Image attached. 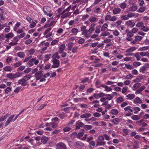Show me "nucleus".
Listing matches in <instances>:
<instances>
[{
  "instance_id": "ddd939ff",
  "label": "nucleus",
  "mask_w": 149,
  "mask_h": 149,
  "mask_svg": "<svg viewBox=\"0 0 149 149\" xmlns=\"http://www.w3.org/2000/svg\"><path fill=\"white\" fill-rule=\"evenodd\" d=\"M100 86L101 87L104 88L105 91H111L112 90V89L111 88L105 85L104 84H102Z\"/></svg>"
},
{
  "instance_id": "69168bd1",
  "label": "nucleus",
  "mask_w": 149,
  "mask_h": 149,
  "mask_svg": "<svg viewBox=\"0 0 149 149\" xmlns=\"http://www.w3.org/2000/svg\"><path fill=\"white\" fill-rule=\"evenodd\" d=\"M121 18L122 20H126L129 19L127 15H123L121 17Z\"/></svg>"
},
{
  "instance_id": "f704fd0d",
  "label": "nucleus",
  "mask_w": 149,
  "mask_h": 149,
  "mask_svg": "<svg viewBox=\"0 0 149 149\" xmlns=\"http://www.w3.org/2000/svg\"><path fill=\"white\" fill-rule=\"evenodd\" d=\"M7 77L11 79H14V74L12 73L8 74L6 75Z\"/></svg>"
},
{
  "instance_id": "f8f14e48",
  "label": "nucleus",
  "mask_w": 149,
  "mask_h": 149,
  "mask_svg": "<svg viewBox=\"0 0 149 149\" xmlns=\"http://www.w3.org/2000/svg\"><path fill=\"white\" fill-rule=\"evenodd\" d=\"M134 103L136 104H140L142 103V100L141 98L138 97H136L133 101Z\"/></svg>"
},
{
  "instance_id": "5701e85b",
  "label": "nucleus",
  "mask_w": 149,
  "mask_h": 149,
  "mask_svg": "<svg viewBox=\"0 0 149 149\" xmlns=\"http://www.w3.org/2000/svg\"><path fill=\"white\" fill-rule=\"evenodd\" d=\"M126 24L127 26H130L131 27H133L134 26L135 23L131 20H128L126 22Z\"/></svg>"
},
{
  "instance_id": "4d7b16f0",
  "label": "nucleus",
  "mask_w": 149,
  "mask_h": 149,
  "mask_svg": "<svg viewBox=\"0 0 149 149\" xmlns=\"http://www.w3.org/2000/svg\"><path fill=\"white\" fill-rule=\"evenodd\" d=\"M133 77V76L131 74H129L126 75L125 78V79H132Z\"/></svg>"
},
{
  "instance_id": "c85d7f7f",
  "label": "nucleus",
  "mask_w": 149,
  "mask_h": 149,
  "mask_svg": "<svg viewBox=\"0 0 149 149\" xmlns=\"http://www.w3.org/2000/svg\"><path fill=\"white\" fill-rule=\"evenodd\" d=\"M93 124L95 125L100 126L101 125H102L103 126H104L105 125V124L104 122H100L99 123L98 122H95Z\"/></svg>"
},
{
  "instance_id": "bf43d9fd",
  "label": "nucleus",
  "mask_w": 149,
  "mask_h": 149,
  "mask_svg": "<svg viewBox=\"0 0 149 149\" xmlns=\"http://www.w3.org/2000/svg\"><path fill=\"white\" fill-rule=\"evenodd\" d=\"M149 49L148 46L144 47H141L140 48V50L141 51L147 50Z\"/></svg>"
},
{
  "instance_id": "f3484780",
  "label": "nucleus",
  "mask_w": 149,
  "mask_h": 149,
  "mask_svg": "<svg viewBox=\"0 0 149 149\" xmlns=\"http://www.w3.org/2000/svg\"><path fill=\"white\" fill-rule=\"evenodd\" d=\"M14 36V34L12 32H10L5 34V38L7 39H10Z\"/></svg>"
},
{
  "instance_id": "20e7f679",
  "label": "nucleus",
  "mask_w": 149,
  "mask_h": 149,
  "mask_svg": "<svg viewBox=\"0 0 149 149\" xmlns=\"http://www.w3.org/2000/svg\"><path fill=\"white\" fill-rule=\"evenodd\" d=\"M42 10L45 15L49 17H51L52 16L53 14L51 13V10L49 7L44 6Z\"/></svg>"
},
{
  "instance_id": "4468645a",
  "label": "nucleus",
  "mask_w": 149,
  "mask_h": 149,
  "mask_svg": "<svg viewBox=\"0 0 149 149\" xmlns=\"http://www.w3.org/2000/svg\"><path fill=\"white\" fill-rule=\"evenodd\" d=\"M137 48L135 47H132L130 48H128L126 50L125 52L126 53H130L134 52L137 49Z\"/></svg>"
},
{
  "instance_id": "052dcab7",
  "label": "nucleus",
  "mask_w": 149,
  "mask_h": 149,
  "mask_svg": "<svg viewBox=\"0 0 149 149\" xmlns=\"http://www.w3.org/2000/svg\"><path fill=\"white\" fill-rule=\"evenodd\" d=\"M137 7L136 6H133L130 8V10L132 11H135L137 10Z\"/></svg>"
},
{
  "instance_id": "a19ab883",
  "label": "nucleus",
  "mask_w": 149,
  "mask_h": 149,
  "mask_svg": "<svg viewBox=\"0 0 149 149\" xmlns=\"http://www.w3.org/2000/svg\"><path fill=\"white\" fill-rule=\"evenodd\" d=\"M125 66L127 69L130 70H132L134 68L133 66L132 65L130 64H125Z\"/></svg>"
},
{
  "instance_id": "0e129e2a",
  "label": "nucleus",
  "mask_w": 149,
  "mask_h": 149,
  "mask_svg": "<svg viewBox=\"0 0 149 149\" xmlns=\"http://www.w3.org/2000/svg\"><path fill=\"white\" fill-rule=\"evenodd\" d=\"M73 45V43L72 42H70L68 44V49L69 50H71L72 47Z\"/></svg>"
},
{
  "instance_id": "6e6552de",
  "label": "nucleus",
  "mask_w": 149,
  "mask_h": 149,
  "mask_svg": "<svg viewBox=\"0 0 149 149\" xmlns=\"http://www.w3.org/2000/svg\"><path fill=\"white\" fill-rule=\"evenodd\" d=\"M56 149H66V147L65 144L60 142L57 143L56 145Z\"/></svg>"
},
{
  "instance_id": "338daca9",
  "label": "nucleus",
  "mask_w": 149,
  "mask_h": 149,
  "mask_svg": "<svg viewBox=\"0 0 149 149\" xmlns=\"http://www.w3.org/2000/svg\"><path fill=\"white\" fill-rule=\"evenodd\" d=\"M142 38L140 36H135V39L137 42L141 41L142 39Z\"/></svg>"
},
{
  "instance_id": "864d4df0",
  "label": "nucleus",
  "mask_w": 149,
  "mask_h": 149,
  "mask_svg": "<svg viewBox=\"0 0 149 149\" xmlns=\"http://www.w3.org/2000/svg\"><path fill=\"white\" fill-rule=\"evenodd\" d=\"M95 89L92 88H88L86 91V93L88 94L89 93H92Z\"/></svg>"
},
{
  "instance_id": "423d86ee",
  "label": "nucleus",
  "mask_w": 149,
  "mask_h": 149,
  "mask_svg": "<svg viewBox=\"0 0 149 149\" xmlns=\"http://www.w3.org/2000/svg\"><path fill=\"white\" fill-rule=\"evenodd\" d=\"M19 40V39L18 38V36H17L13 38L12 42L9 43L8 45L10 46L16 45L18 44L17 42Z\"/></svg>"
},
{
  "instance_id": "cd10ccee",
  "label": "nucleus",
  "mask_w": 149,
  "mask_h": 149,
  "mask_svg": "<svg viewBox=\"0 0 149 149\" xmlns=\"http://www.w3.org/2000/svg\"><path fill=\"white\" fill-rule=\"evenodd\" d=\"M140 29L145 32H147L149 30V28L147 26H145L143 24Z\"/></svg>"
},
{
  "instance_id": "4be33fe9",
  "label": "nucleus",
  "mask_w": 149,
  "mask_h": 149,
  "mask_svg": "<svg viewBox=\"0 0 149 149\" xmlns=\"http://www.w3.org/2000/svg\"><path fill=\"white\" fill-rule=\"evenodd\" d=\"M84 125V124L81 122H80L77 123L76 126V130H78L80 128V127H83Z\"/></svg>"
},
{
  "instance_id": "393cba45",
  "label": "nucleus",
  "mask_w": 149,
  "mask_h": 149,
  "mask_svg": "<svg viewBox=\"0 0 149 149\" xmlns=\"http://www.w3.org/2000/svg\"><path fill=\"white\" fill-rule=\"evenodd\" d=\"M134 56L135 57L137 61H139L141 58V55L139 52H137L135 54Z\"/></svg>"
},
{
  "instance_id": "e433bc0d",
  "label": "nucleus",
  "mask_w": 149,
  "mask_h": 149,
  "mask_svg": "<svg viewBox=\"0 0 149 149\" xmlns=\"http://www.w3.org/2000/svg\"><path fill=\"white\" fill-rule=\"evenodd\" d=\"M131 118L134 120H137L141 118L140 116L138 115H134L131 117Z\"/></svg>"
},
{
  "instance_id": "4c0bfd02",
  "label": "nucleus",
  "mask_w": 149,
  "mask_h": 149,
  "mask_svg": "<svg viewBox=\"0 0 149 149\" xmlns=\"http://www.w3.org/2000/svg\"><path fill=\"white\" fill-rule=\"evenodd\" d=\"M84 130H81V132H79L77 135V137L78 138H80L82 137L84 134Z\"/></svg>"
},
{
  "instance_id": "f257e3e1",
  "label": "nucleus",
  "mask_w": 149,
  "mask_h": 149,
  "mask_svg": "<svg viewBox=\"0 0 149 149\" xmlns=\"http://www.w3.org/2000/svg\"><path fill=\"white\" fill-rule=\"evenodd\" d=\"M46 126H47L46 129H45V130L47 131H51L52 130V128H55L57 127V125L55 122H50L49 123H46Z\"/></svg>"
},
{
  "instance_id": "49530a36",
  "label": "nucleus",
  "mask_w": 149,
  "mask_h": 149,
  "mask_svg": "<svg viewBox=\"0 0 149 149\" xmlns=\"http://www.w3.org/2000/svg\"><path fill=\"white\" fill-rule=\"evenodd\" d=\"M12 90V89L10 87H8L6 88L5 89L4 91L6 94H8Z\"/></svg>"
},
{
  "instance_id": "bb28decb",
  "label": "nucleus",
  "mask_w": 149,
  "mask_h": 149,
  "mask_svg": "<svg viewBox=\"0 0 149 149\" xmlns=\"http://www.w3.org/2000/svg\"><path fill=\"white\" fill-rule=\"evenodd\" d=\"M3 70L6 72H11L12 70V68L11 66H7L3 68Z\"/></svg>"
},
{
  "instance_id": "774afa93",
  "label": "nucleus",
  "mask_w": 149,
  "mask_h": 149,
  "mask_svg": "<svg viewBox=\"0 0 149 149\" xmlns=\"http://www.w3.org/2000/svg\"><path fill=\"white\" fill-rule=\"evenodd\" d=\"M103 136L105 139L107 141H109L110 140V137L108 135L106 134H103Z\"/></svg>"
},
{
  "instance_id": "a18cd8bd",
  "label": "nucleus",
  "mask_w": 149,
  "mask_h": 149,
  "mask_svg": "<svg viewBox=\"0 0 149 149\" xmlns=\"http://www.w3.org/2000/svg\"><path fill=\"white\" fill-rule=\"evenodd\" d=\"M9 115V114L8 113H7L4 116L1 117L0 118V121H3Z\"/></svg>"
},
{
  "instance_id": "a211bd4d",
  "label": "nucleus",
  "mask_w": 149,
  "mask_h": 149,
  "mask_svg": "<svg viewBox=\"0 0 149 149\" xmlns=\"http://www.w3.org/2000/svg\"><path fill=\"white\" fill-rule=\"evenodd\" d=\"M135 97V94L130 93L126 95L127 98H126V99L127 100H132Z\"/></svg>"
},
{
  "instance_id": "680f3d73",
  "label": "nucleus",
  "mask_w": 149,
  "mask_h": 149,
  "mask_svg": "<svg viewBox=\"0 0 149 149\" xmlns=\"http://www.w3.org/2000/svg\"><path fill=\"white\" fill-rule=\"evenodd\" d=\"M89 17V15L88 14H86L83 15L81 18V20L84 21L88 18Z\"/></svg>"
},
{
  "instance_id": "de8ad7c7",
  "label": "nucleus",
  "mask_w": 149,
  "mask_h": 149,
  "mask_svg": "<svg viewBox=\"0 0 149 149\" xmlns=\"http://www.w3.org/2000/svg\"><path fill=\"white\" fill-rule=\"evenodd\" d=\"M31 77V75L28 74L24 76L23 78L26 81H27L29 80Z\"/></svg>"
},
{
  "instance_id": "2f4dec72",
  "label": "nucleus",
  "mask_w": 149,
  "mask_h": 149,
  "mask_svg": "<svg viewBox=\"0 0 149 149\" xmlns=\"http://www.w3.org/2000/svg\"><path fill=\"white\" fill-rule=\"evenodd\" d=\"M141 56H146L147 57L149 56V52H142L140 53Z\"/></svg>"
},
{
  "instance_id": "37998d69",
  "label": "nucleus",
  "mask_w": 149,
  "mask_h": 149,
  "mask_svg": "<svg viewBox=\"0 0 149 149\" xmlns=\"http://www.w3.org/2000/svg\"><path fill=\"white\" fill-rule=\"evenodd\" d=\"M110 113L116 115L118 114V112L117 109H113L111 110Z\"/></svg>"
},
{
  "instance_id": "c03bdc74",
  "label": "nucleus",
  "mask_w": 149,
  "mask_h": 149,
  "mask_svg": "<svg viewBox=\"0 0 149 149\" xmlns=\"http://www.w3.org/2000/svg\"><path fill=\"white\" fill-rule=\"evenodd\" d=\"M47 105V104H44L41 105L38 107L37 110V111L41 110L43 109Z\"/></svg>"
},
{
  "instance_id": "c9c22d12",
  "label": "nucleus",
  "mask_w": 149,
  "mask_h": 149,
  "mask_svg": "<svg viewBox=\"0 0 149 149\" xmlns=\"http://www.w3.org/2000/svg\"><path fill=\"white\" fill-rule=\"evenodd\" d=\"M133 109L135 110V111L134 112V114H137L138 112L140 111L141 109L140 108L137 107H134Z\"/></svg>"
},
{
  "instance_id": "e2e57ef3",
  "label": "nucleus",
  "mask_w": 149,
  "mask_h": 149,
  "mask_svg": "<svg viewBox=\"0 0 149 149\" xmlns=\"http://www.w3.org/2000/svg\"><path fill=\"white\" fill-rule=\"evenodd\" d=\"M58 40H53L51 43V45L53 46L56 44L58 42Z\"/></svg>"
},
{
  "instance_id": "5fc2aeb1",
  "label": "nucleus",
  "mask_w": 149,
  "mask_h": 149,
  "mask_svg": "<svg viewBox=\"0 0 149 149\" xmlns=\"http://www.w3.org/2000/svg\"><path fill=\"white\" fill-rule=\"evenodd\" d=\"M126 4L125 2L122 3L120 5V7L122 9H125L126 6Z\"/></svg>"
},
{
  "instance_id": "473e14b6",
  "label": "nucleus",
  "mask_w": 149,
  "mask_h": 149,
  "mask_svg": "<svg viewBox=\"0 0 149 149\" xmlns=\"http://www.w3.org/2000/svg\"><path fill=\"white\" fill-rule=\"evenodd\" d=\"M89 21L91 23L94 22H95L97 19V18L95 17H92L89 18Z\"/></svg>"
},
{
  "instance_id": "6ab92c4d",
  "label": "nucleus",
  "mask_w": 149,
  "mask_h": 149,
  "mask_svg": "<svg viewBox=\"0 0 149 149\" xmlns=\"http://www.w3.org/2000/svg\"><path fill=\"white\" fill-rule=\"evenodd\" d=\"M143 77L142 76H139L136 79L133 80V81L135 82H140L143 79Z\"/></svg>"
},
{
  "instance_id": "ea45409f",
  "label": "nucleus",
  "mask_w": 149,
  "mask_h": 149,
  "mask_svg": "<svg viewBox=\"0 0 149 149\" xmlns=\"http://www.w3.org/2000/svg\"><path fill=\"white\" fill-rule=\"evenodd\" d=\"M101 28V26L100 25H99L97 26L96 27V29L95 30V32L97 33H99L100 32V29Z\"/></svg>"
},
{
  "instance_id": "f03ea898",
  "label": "nucleus",
  "mask_w": 149,
  "mask_h": 149,
  "mask_svg": "<svg viewBox=\"0 0 149 149\" xmlns=\"http://www.w3.org/2000/svg\"><path fill=\"white\" fill-rule=\"evenodd\" d=\"M104 138L103 136H100L98 137L97 140L96 146H103L106 144V142L104 141Z\"/></svg>"
},
{
  "instance_id": "aec40b11",
  "label": "nucleus",
  "mask_w": 149,
  "mask_h": 149,
  "mask_svg": "<svg viewBox=\"0 0 149 149\" xmlns=\"http://www.w3.org/2000/svg\"><path fill=\"white\" fill-rule=\"evenodd\" d=\"M41 143L43 144H45L47 142L49 139L47 137L44 136L41 138Z\"/></svg>"
},
{
  "instance_id": "1a4fd4ad",
  "label": "nucleus",
  "mask_w": 149,
  "mask_h": 149,
  "mask_svg": "<svg viewBox=\"0 0 149 149\" xmlns=\"http://www.w3.org/2000/svg\"><path fill=\"white\" fill-rule=\"evenodd\" d=\"M42 71V70L36 72L35 75V77L36 80H38L42 77H43Z\"/></svg>"
},
{
  "instance_id": "a878e982",
  "label": "nucleus",
  "mask_w": 149,
  "mask_h": 149,
  "mask_svg": "<svg viewBox=\"0 0 149 149\" xmlns=\"http://www.w3.org/2000/svg\"><path fill=\"white\" fill-rule=\"evenodd\" d=\"M17 56L21 58H23L25 56V54L24 52H19L17 53Z\"/></svg>"
},
{
  "instance_id": "7ed1b4c3",
  "label": "nucleus",
  "mask_w": 149,
  "mask_h": 149,
  "mask_svg": "<svg viewBox=\"0 0 149 149\" xmlns=\"http://www.w3.org/2000/svg\"><path fill=\"white\" fill-rule=\"evenodd\" d=\"M35 65H37L39 62L38 60H36V57L31 58L29 61V62L27 63V65L29 67L33 66L34 65L33 63Z\"/></svg>"
},
{
  "instance_id": "13d9d810",
  "label": "nucleus",
  "mask_w": 149,
  "mask_h": 149,
  "mask_svg": "<svg viewBox=\"0 0 149 149\" xmlns=\"http://www.w3.org/2000/svg\"><path fill=\"white\" fill-rule=\"evenodd\" d=\"M123 100V98L122 97H120L117 99V101L118 103H120L122 102Z\"/></svg>"
},
{
  "instance_id": "79ce46f5",
  "label": "nucleus",
  "mask_w": 149,
  "mask_h": 149,
  "mask_svg": "<svg viewBox=\"0 0 149 149\" xmlns=\"http://www.w3.org/2000/svg\"><path fill=\"white\" fill-rule=\"evenodd\" d=\"M51 56V54L45 55V59L44 60V61L45 62L48 61L50 58Z\"/></svg>"
},
{
  "instance_id": "9b49d317",
  "label": "nucleus",
  "mask_w": 149,
  "mask_h": 149,
  "mask_svg": "<svg viewBox=\"0 0 149 149\" xmlns=\"http://www.w3.org/2000/svg\"><path fill=\"white\" fill-rule=\"evenodd\" d=\"M18 83L23 86H26L27 85V82L23 78L18 81Z\"/></svg>"
},
{
  "instance_id": "2eb2a0df",
  "label": "nucleus",
  "mask_w": 149,
  "mask_h": 149,
  "mask_svg": "<svg viewBox=\"0 0 149 149\" xmlns=\"http://www.w3.org/2000/svg\"><path fill=\"white\" fill-rule=\"evenodd\" d=\"M52 59H59L60 58V56L58 55V53L57 52H56L53 54L52 57Z\"/></svg>"
},
{
  "instance_id": "603ef678",
  "label": "nucleus",
  "mask_w": 149,
  "mask_h": 149,
  "mask_svg": "<svg viewBox=\"0 0 149 149\" xmlns=\"http://www.w3.org/2000/svg\"><path fill=\"white\" fill-rule=\"evenodd\" d=\"M146 70L145 68L143 66L141 67L139 69V71L143 73H145V72Z\"/></svg>"
},
{
  "instance_id": "6e6d98bb",
  "label": "nucleus",
  "mask_w": 149,
  "mask_h": 149,
  "mask_svg": "<svg viewBox=\"0 0 149 149\" xmlns=\"http://www.w3.org/2000/svg\"><path fill=\"white\" fill-rule=\"evenodd\" d=\"M144 24L142 22H139L136 24V26L138 27H140V28L142 27Z\"/></svg>"
},
{
  "instance_id": "58836bf2",
  "label": "nucleus",
  "mask_w": 149,
  "mask_h": 149,
  "mask_svg": "<svg viewBox=\"0 0 149 149\" xmlns=\"http://www.w3.org/2000/svg\"><path fill=\"white\" fill-rule=\"evenodd\" d=\"M141 65V63L139 62H135L133 63V65L134 67L136 68L137 67Z\"/></svg>"
},
{
  "instance_id": "412c9836",
  "label": "nucleus",
  "mask_w": 149,
  "mask_h": 149,
  "mask_svg": "<svg viewBox=\"0 0 149 149\" xmlns=\"http://www.w3.org/2000/svg\"><path fill=\"white\" fill-rule=\"evenodd\" d=\"M134 84L133 86V89L134 91L136 90V89L139 88L141 86V84L140 83L137 82Z\"/></svg>"
},
{
  "instance_id": "39448f33",
  "label": "nucleus",
  "mask_w": 149,
  "mask_h": 149,
  "mask_svg": "<svg viewBox=\"0 0 149 149\" xmlns=\"http://www.w3.org/2000/svg\"><path fill=\"white\" fill-rule=\"evenodd\" d=\"M52 61L53 64L52 66V68H58L60 66V61L57 59H52Z\"/></svg>"
},
{
  "instance_id": "3c124183",
  "label": "nucleus",
  "mask_w": 149,
  "mask_h": 149,
  "mask_svg": "<svg viewBox=\"0 0 149 149\" xmlns=\"http://www.w3.org/2000/svg\"><path fill=\"white\" fill-rule=\"evenodd\" d=\"M146 10V7H140L138 10L137 11L139 13H142L144 11Z\"/></svg>"
},
{
  "instance_id": "72a5a7b5",
  "label": "nucleus",
  "mask_w": 149,
  "mask_h": 149,
  "mask_svg": "<svg viewBox=\"0 0 149 149\" xmlns=\"http://www.w3.org/2000/svg\"><path fill=\"white\" fill-rule=\"evenodd\" d=\"M121 11V9L120 8H114L113 10V14L114 15L118 13Z\"/></svg>"
},
{
  "instance_id": "0eeeda50",
  "label": "nucleus",
  "mask_w": 149,
  "mask_h": 149,
  "mask_svg": "<svg viewBox=\"0 0 149 149\" xmlns=\"http://www.w3.org/2000/svg\"><path fill=\"white\" fill-rule=\"evenodd\" d=\"M72 13L71 12H66L63 11L60 13V15L62 16L61 17V18L62 19H64L70 16Z\"/></svg>"
},
{
  "instance_id": "7c9ffc66",
  "label": "nucleus",
  "mask_w": 149,
  "mask_h": 149,
  "mask_svg": "<svg viewBox=\"0 0 149 149\" xmlns=\"http://www.w3.org/2000/svg\"><path fill=\"white\" fill-rule=\"evenodd\" d=\"M105 96H106V100H110L113 98V96H111V94H105Z\"/></svg>"
},
{
  "instance_id": "c756f323",
  "label": "nucleus",
  "mask_w": 149,
  "mask_h": 149,
  "mask_svg": "<svg viewBox=\"0 0 149 149\" xmlns=\"http://www.w3.org/2000/svg\"><path fill=\"white\" fill-rule=\"evenodd\" d=\"M108 25L107 23H104L102 26L101 27V31H105L107 27H108Z\"/></svg>"
},
{
  "instance_id": "dca6fc26",
  "label": "nucleus",
  "mask_w": 149,
  "mask_h": 149,
  "mask_svg": "<svg viewBox=\"0 0 149 149\" xmlns=\"http://www.w3.org/2000/svg\"><path fill=\"white\" fill-rule=\"evenodd\" d=\"M65 48V44H62L60 47L58 52L60 54L63 53Z\"/></svg>"
},
{
  "instance_id": "09e8293b",
  "label": "nucleus",
  "mask_w": 149,
  "mask_h": 149,
  "mask_svg": "<svg viewBox=\"0 0 149 149\" xmlns=\"http://www.w3.org/2000/svg\"><path fill=\"white\" fill-rule=\"evenodd\" d=\"M78 32V29L77 28H73L71 30L72 33L75 34H76Z\"/></svg>"
},
{
  "instance_id": "b1692460",
  "label": "nucleus",
  "mask_w": 149,
  "mask_h": 149,
  "mask_svg": "<svg viewBox=\"0 0 149 149\" xmlns=\"http://www.w3.org/2000/svg\"><path fill=\"white\" fill-rule=\"evenodd\" d=\"M91 113H86L81 115L80 116V117L81 118H86L89 117H91Z\"/></svg>"
},
{
  "instance_id": "9d476101",
  "label": "nucleus",
  "mask_w": 149,
  "mask_h": 149,
  "mask_svg": "<svg viewBox=\"0 0 149 149\" xmlns=\"http://www.w3.org/2000/svg\"><path fill=\"white\" fill-rule=\"evenodd\" d=\"M74 145L78 148H81L84 146V143L81 141H77L75 142Z\"/></svg>"
},
{
  "instance_id": "8fccbe9b",
  "label": "nucleus",
  "mask_w": 149,
  "mask_h": 149,
  "mask_svg": "<svg viewBox=\"0 0 149 149\" xmlns=\"http://www.w3.org/2000/svg\"><path fill=\"white\" fill-rule=\"evenodd\" d=\"M110 33L107 31H105L104 32L102 33L101 35L100 36H105L109 35Z\"/></svg>"
}]
</instances>
